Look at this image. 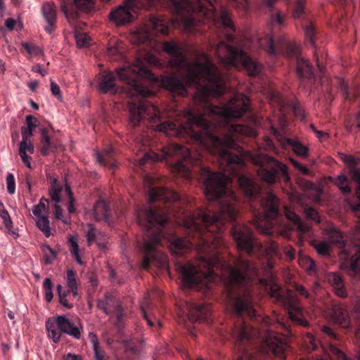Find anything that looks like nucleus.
Segmentation results:
<instances>
[{
	"label": "nucleus",
	"mask_w": 360,
	"mask_h": 360,
	"mask_svg": "<svg viewBox=\"0 0 360 360\" xmlns=\"http://www.w3.org/2000/svg\"><path fill=\"white\" fill-rule=\"evenodd\" d=\"M41 145L40 152L43 155H47L53 148H56L51 141L48 130L46 128L41 129Z\"/></svg>",
	"instance_id": "393cba45"
},
{
	"label": "nucleus",
	"mask_w": 360,
	"mask_h": 360,
	"mask_svg": "<svg viewBox=\"0 0 360 360\" xmlns=\"http://www.w3.org/2000/svg\"><path fill=\"white\" fill-rule=\"evenodd\" d=\"M22 141L19 144V155L22 162L30 169L32 168L30 160L31 157L27 154H33L34 153V144L30 141V138L34 134V131L23 126L21 127Z\"/></svg>",
	"instance_id": "1a4fd4ad"
},
{
	"label": "nucleus",
	"mask_w": 360,
	"mask_h": 360,
	"mask_svg": "<svg viewBox=\"0 0 360 360\" xmlns=\"http://www.w3.org/2000/svg\"><path fill=\"white\" fill-rule=\"evenodd\" d=\"M308 348L311 350H316L318 348V342L313 336L309 337Z\"/></svg>",
	"instance_id": "6e6d98bb"
},
{
	"label": "nucleus",
	"mask_w": 360,
	"mask_h": 360,
	"mask_svg": "<svg viewBox=\"0 0 360 360\" xmlns=\"http://www.w3.org/2000/svg\"><path fill=\"white\" fill-rule=\"evenodd\" d=\"M283 22H284V18L281 15V13H277L274 16H272V23L281 26V25H283Z\"/></svg>",
	"instance_id": "864d4df0"
},
{
	"label": "nucleus",
	"mask_w": 360,
	"mask_h": 360,
	"mask_svg": "<svg viewBox=\"0 0 360 360\" xmlns=\"http://www.w3.org/2000/svg\"><path fill=\"white\" fill-rule=\"evenodd\" d=\"M112 148H109L105 150L102 153L97 154V161L103 166H108L110 168H113L116 166L115 160H113L112 155Z\"/></svg>",
	"instance_id": "a878e982"
},
{
	"label": "nucleus",
	"mask_w": 360,
	"mask_h": 360,
	"mask_svg": "<svg viewBox=\"0 0 360 360\" xmlns=\"http://www.w3.org/2000/svg\"><path fill=\"white\" fill-rule=\"evenodd\" d=\"M15 25V20L13 18H8L6 21V26L8 30H12Z\"/></svg>",
	"instance_id": "680f3d73"
},
{
	"label": "nucleus",
	"mask_w": 360,
	"mask_h": 360,
	"mask_svg": "<svg viewBox=\"0 0 360 360\" xmlns=\"http://www.w3.org/2000/svg\"><path fill=\"white\" fill-rule=\"evenodd\" d=\"M22 47L31 55H37L40 53L39 48L32 44L22 43Z\"/></svg>",
	"instance_id": "49530a36"
},
{
	"label": "nucleus",
	"mask_w": 360,
	"mask_h": 360,
	"mask_svg": "<svg viewBox=\"0 0 360 360\" xmlns=\"http://www.w3.org/2000/svg\"><path fill=\"white\" fill-rule=\"evenodd\" d=\"M37 217V226L45 235L46 237L51 236V229L49 217L46 215Z\"/></svg>",
	"instance_id": "c85d7f7f"
},
{
	"label": "nucleus",
	"mask_w": 360,
	"mask_h": 360,
	"mask_svg": "<svg viewBox=\"0 0 360 360\" xmlns=\"http://www.w3.org/2000/svg\"><path fill=\"white\" fill-rule=\"evenodd\" d=\"M328 180L335 184L345 195L351 193L350 180L344 174L338 176H329Z\"/></svg>",
	"instance_id": "4be33fe9"
},
{
	"label": "nucleus",
	"mask_w": 360,
	"mask_h": 360,
	"mask_svg": "<svg viewBox=\"0 0 360 360\" xmlns=\"http://www.w3.org/2000/svg\"><path fill=\"white\" fill-rule=\"evenodd\" d=\"M190 319L193 321L208 322L211 316V307L205 302H186Z\"/></svg>",
	"instance_id": "9d476101"
},
{
	"label": "nucleus",
	"mask_w": 360,
	"mask_h": 360,
	"mask_svg": "<svg viewBox=\"0 0 360 360\" xmlns=\"http://www.w3.org/2000/svg\"><path fill=\"white\" fill-rule=\"evenodd\" d=\"M22 184L25 185L28 189V192L30 194H32V179L31 176L29 174H26L25 176V179L22 182Z\"/></svg>",
	"instance_id": "603ef678"
},
{
	"label": "nucleus",
	"mask_w": 360,
	"mask_h": 360,
	"mask_svg": "<svg viewBox=\"0 0 360 360\" xmlns=\"http://www.w3.org/2000/svg\"><path fill=\"white\" fill-rule=\"evenodd\" d=\"M91 342L93 345V349L94 352V360H104V352L99 347L98 339L96 335L91 333Z\"/></svg>",
	"instance_id": "2f4dec72"
},
{
	"label": "nucleus",
	"mask_w": 360,
	"mask_h": 360,
	"mask_svg": "<svg viewBox=\"0 0 360 360\" xmlns=\"http://www.w3.org/2000/svg\"><path fill=\"white\" fill-rule=\"evenodd\" d=\"M53 212L56 219L61 220L65 224H70V220L64 217L63 210L58 204H55Z\"/></svg>",
	"instance_id": "37998d69"
},
{
	"label": "nucleus",
	"mask_w": 360,
	"mask_h": 360,
	"mask_svg": "<svg viewBox=\"0 0 360 360\" xmlns=\"http://www.w3.org/2000/svg\"><path fill=\"white\" fill-rule=\"evenodd\" d=\"M326 235L330 243L319 240L311 242V245L317 253L324 257L329 256L331 250L330 243L336 245L341 249L342 259L345 260V265L348 267L349 273L360 277V217L356 226L354 237L351 239L354 245L352 250L349 249L346 236L335 227L328 229Z\"/></svg>",
	"instance_id": "f03ea898"
},
{
	"label": "nucleus",
	"mask_w": 360,
	"mask_h": 360,
	"mask_svg": "<svg viewBox=\"0 0 360 360\" xmlns=\"http://www.w3.org/2000/svg\"><path fill=\"white\" fill-rule=\"evenodd\" d=\"M58 323L62 333L68 334L76 339L80 338V329L65 316H58Z\"/></svg>",
	"instance_id": "f3484780"
},
{
	"label": "nucleus",
	"mask_w": 360,
	"mask_h": 360,
	"mask_svg": "<svg viewBox=\"0 0 360 360\" xmlns=\"http://www.w3.org/2000/svg\"><path fill=\"white\" fill-rule=\"evenodd\" d=\"M112 312L115 313L116 316L115 326L118 329H122L124 325L125 314L124 309L120 304H116Z\"/></svg>",
	"instance_id": "7c9ffc66"
},
{
	"label": "nucleus",
	"mask_w": 360,
	"mask_h": 360,
	"mask_svg": "<svg viewBox=\"0 0 360 360\" xmlns=\"http://www.w3.org/2000/svg\"><path fill=\"white\" fill-rule=\"evenodd\" d=\"M34 70L35 72L40 73L43 76L46 73V72L44 70L41 69L39 66L36 67Z\"/></svg>",
	"instance_id": "338daca9"
},
{
	"label": "nucleus",
	"mask_w": 360,
	"mask_h": 360,
	"mask_svg": "<svg viewBox=\"0 0 360 360\" xmlns=\"http://www.w3.org/2000/svg\"><path fill=\"white\" fill-rule=\"evenodd\" d=\"M57 291L59 297L60 303L65 307L68 309H71L73 307V304H70L67 299L68 295L71 293V291L65 290L61 285H57Z\"/></svg>",
	"instance_id": "c756f323"
},
{
	"label": "nucleus",
	"mask_w": 360,
	"mask_h": 360,
	"mask_svg": "<svg viewBox=\"0 0 360 360\" xmlns=\"http://www.w3.org/2000/svg\"><path fill=\"white\" fill-rule=\"evenodd\" d=\"M171 10L175 15L170 20L161 15H151L149 20L137 28L134 37L138 44L150 41L159 34L166 35L170 25L182 27L186 32H193L195 26V15L217 17L215 4L217 0H169Z\"/></svg>",
	"instance_id": "f257e3e1"
},
{
	"label": "nucleus",
	"mask_w": 360,
	"mask_h": 360,
	"mask_svg": "<svg viewBox=\"0 0 360 360\" xmlns=\"http://www.w3.org/2000/svg\"><path fill=\"white\" fill-rule=\"evenodd\" d=\"M334 315L336 316L338 321L344 323L347 320V311L342 307H335L333 309Z\"/></svg>",
	"instance_id": "ea45409f"
},
{
	"label": "nucleus",
	"mask_w": 360,
	"mask_h": 360,
	"mask_svg": "<svg viewBox=\"0 0 360 360\" xmlns=\"http://www.w3.org/2000/svg\"><path fill=\"white\" fill-rule=\"evenodd\" d=\"M290 161H291L292 164L297 169H299L300 172H302L303 174H309V171L305 166L302 165V164H300V162H298L297 161H296L293 159H290Z\"/></svg>",
	"instance_id": "8fccbe9b"
},
{
	"label": "nucleus",
	"mask_w": 360,
	"mask_h": 360,
	"mask_svg": "<svg viewBox=\"0 0 360 360\" xmlns=\"http://www.w3.org/2000/svg\"><path fill=\"white\" fill-rule=\"evenodd\" d=\"M39 83L37 81H32L28 84V86L30 89L32 91H34L38 87Z\"/></svg>",
	"instance_id": "e2e57ef3"
},
{
	"label": "nucleus",
	"mask_w": 360,
	"mask_h": 360,
	"mask_svg": "<svg viewBox=\"0 0 360 360\" xmlns=\"http://www.w3.org/2000/svg\"><path fill=\"white\" fill-rule=\"evenodd\" d=\"M326 355L330 360H351L348 359L345 354L335 346L330 344L327 347H322Z\"/></svg>",
	"instance_id": "bb28decb"
},
{
	"label": "nucleus",
	"mask_w": 360,
	"mask_h": 360,
	"mask_svg": "<svg viewBox=\"0 0 360 360\" xmlns=\"http://www.w3.org/2000/svg\"><path fill=\"white\" fill-rule=\"evenodd\" d=\"M264 2L270 8L273 6L275 0H264Z\"/></svg>",
	"instance_id": "774afa93"
},
{
	"label": "nucleus",
	"mask_w": 360,
	"mask_h": 360,
	"mask_svg": "<svg viewBox=\"0 0 360 360\" xmlns=\"http://www.w3.org/2000/svg\"><path fill=\"white\" fill-rule=\"evenodd\" d=\"M129 5H121L112 9L109 13V20L116 26H122L133 21L132 8L148 9L154 4L155 0H126Z\"/></svg>",
	"instance_id": "423d86ee"
},
{
	"label": "nucleus",
	"mask_w": 360,
	"mask_h": 360,
	"mask_svg": "<svg viewBox=\"0 0 360 360\" xmlns=\"http://www.w3.org/2000/svg\"><path fill=\"white\" fill-rule=\"evenodd\" d=\"M306 40L309 44L314 47V57L316 58V66L321 74L325 71V61L327 54L318 50L315 46L316 29L312 21H309L303 25Z\"/></svg>",
	"instance_id": "6e6552de"
},
{
	"label": "nucleus",
	"mask_w": 360,
	"mask_h": 360,
	"mask_svg": "<svg viewBox=\"0 0 360 360\" xmlns=\"http://www.w3.org/2000/svg\"><path fill=\"white\" fill-rule=\"evenodd\" d=\"M284 214L286 218L292 222L293 229L298 231L300 234L307 233L310 227L308 224L302 221L300 216L288 207H285Z\"/></svg>",
	"instance_id": "dca6fc26"
},
{
	"label": "nucleus",
	"mask_w": 360,
	"mask_h": 360,
	"mask_svg": "<svg viewBox=\"0 0 360 360\" xmlns=\"http://www.w3.org/2000/svg\"><path fill=\"white\" fill-rule=\"evenodd\" d=\"M42 252L45 257V263L49 264L56 257V252L53 250L49 245H44L42 246Z\"/></svg>",
	"instance_id": "72a5a7b5"
},
{
	"label": "nucleus",
	"mask_w": 360,
	"mask_h": 360,
	"mask_svg": "<svg viewBox=\"0 0 360 360\" xmlns=\"http://www.w3.org/2000/svg\"><path fill=\"white\" fill-rule=\"evenodd\" d=\"M93 214L96 220L108 221L110 219V209L105 201L98 200L94 207Z\"/></svg>",
	"instance_id": "a211bd4d"
},
{
	"label": "nucleus",
	"mask_w": 360,
	"mask_h": 360,
	"mask_svg": "<svg viewBox=\"0 0 360 360\" xmlns=\"http://www.w3.org/2000/svg\"><path fill=\"white\" fill-rule=\"evenodd\" d=\"M77 45L79 47H85L89 45L91 38L86 33H77L75 34Z\"/></svg>",
	"instance_id": "58836bf2"
},
{
	"label": "nucleus",
	"mask_w": 360,
	"mask_h": 360,
	"mask_svg": "<svg viewBox=\"0 0 360 360\" xmlns=\"http://www.w3.org/2000/svg\"><path fill=\"white\" fill-rule=\"evenodd\" d=\"M51 91L53 95L57 96L58 98H61L60 87L56 83L51 82Z\"/></svg>",
	"instance_id": "3c124183"
},
{
	"label": "nucleus",
	"mask_w": 360,
	"mask_h": 360,
	"mask_svg": "<svg viewBox=\"0 0 360 360\" xmlns=\"http://www.w3.org/2000/svg\"><path fill=\"white\" fill-rule=\"evenodd\" d=\"M144 183L146 184V186L148 187V189H167L165 187L155 186H154V179L149 176H145Z\"/></svg>",
	"instance_id": "de8ad7c7"
},
{
	"label": "nucleus",
	"mask_w": 360,
	"mask_h": 360,
	"mask_svg": "<svg viewBox=\"0 0 360 360\" xmlns=\"http://www.w3.org/2000/svg\"><path fill=\"white\" fill-rule=\"evenodd\" d=\"M48 208H49V200L45 198H41L39 204L34 206V207L32 209V212L35 216H39V215H41V214L42 212L47 211Z\"/></svg>",
	"instance_id": "c9c22d12"
},
{
	"label": "nucleus",
	"mask_w": 360,
	"mask_h": 360,
	"mask_svg": "<svg viewBox=\"0 0 360 360\" xmlns=\"http://www.w3.org/2000/svg\"><path fill=\"white\" fill-rule=\"evenodd\" d=\"M295 290L301 295L304 296L306 298L309 297V294L308 291L305 289V288L300 285H297L295 286Z\"/></svg>",
	"instance_id": "5fc2aeb1"
},
{
	"label": "nucleus",
	"mask_w": 360,
	"mask_h": 360,
	"mask_svg": "<svg viewBox=\"0 0 360 360\" xmlns=\"http://www.w3.org/2000/svg\"><path fill=\"white\" fill-rule=\"evenodd\" d=\"M41 12L46 22L44 30L47 33L51 34L56 28L57 12L55 4L53 2L43 4Z\"/></svg>",
	"instance_id": "f8f14e48"
},
{
	"label": "nucleus",
	"mask_w": 360,
	"mask_h": 360,
	"mask_svg": "<svg viewBox=\"0 0 360 360\" xmlns=\"http://www.w3.org/2000/svg\"><path fill=\"white\" fill-rule=\"evenodd\" d=\"M217 18L225 28L229 29L233 32L235 31L234 25L229 11L224 8H221Z\"/></svg>",
	"instance_id": "cd10ccee"
},
{
	"label": "nucleus",
	"mask_w": 360,
	"mask_h": 360,
	"mask_svg": "<svg viewBox=\"0 0 360 360\" xmlns=\"http://www.w3.org/2000/svg\"><path fill=\"white\" fill-rule=\"evenodd\" d=\"M292 15L295 18H302L305 15L304 0H296Z\"/></svg>",
	"instance_id": "473e14b6"
},
{
	"label": "nucleus",
	"mask_w": 360,
	"mask_h": 360,
	"mask_svg": "<svg viewBox=\"0 0 360 360\" xmlns=\"http://www.w3.org/2000/svg\"><path fill=\"white\" fill-rule=\"evenodd\" d=\"M67 287L74 298L78 296L77 275L73 269H68L66 275Z\"/></svg>",
	"instance_id": "b1692460"
},
{
	"label": "nucleus",
	"mask_w": 360,
	"mask_h": 360,
	"mask_svg": "<svg viewBox=\"0 0 360 360\" xmlns=\"http://www.w3.org/2000/svg\"><path fill=\"white\" fill-rule=\"evenodd\" d=\"M283 146H290L293 152L300 158H306L309 156V148L299 141L285 139Z\"/></svg>",
	"instance_id": "412c9836"
},
{
	"label": "nucleus",
	"mask_w": 360,
	"mask_h": 360,
	"mask_svg": "<svg viewBox=\"0 0 360 360\" xmlns=\"http://www.w3.org/2000/svg\"><path fill=\"white\" fill-rule=\"evenodd\" d=\"M49 337L56 343L60 341L62 331L58 323V316L56 320L49 319L46 323Z\"/></svg>",
	"instance_id": "5701e85b"
},
{
	"label": "nucleus",
	"mask_w": 360,
	"mask_h": 360,
	"mask_svg": "<svg viewBox=\"0 0 360 360\" xmlns=\"http://www.w3.org/2000/svg\"><path fill=\"white\" fill-rule=\"evenodd\" d=\"M266 51L271 55L283 54L288 58H294L297 64V75L300 79L312 80L314 72L308 60L300 56V47L298 44L291 42L285 38H281L276 46L272 37L268 39Z\"/></svg>",
	"instance_id": "20e7f679"
},
{
	"label": "nucleus",
	"mask_w": 360,
	"mask_h": 360,
	"mask_svg": "<svg viewBox=\"0 0 360 360\" xmlns=\"http://www.w3.org/2000/svg\"><path fill=\"white\" fill-rule=\"evenodd\" d=\"M343 162L349 167V174L352 179L357 183L356 195L360 200V169L356 168V160L352 155H343ZM354 211L360 212V203L354 207Z\"/></svg>",
	"instance_id": "2eb2a0df"
},
{
	"label": "nucleus",
	"mask_w": 360,
	"mask_h": 360,
	"mask_svg": "<svg viewBox=\"0 0 360 360\" xmlns=\"http://www.w3.org/2000/svg\"><path fill=\"white\" fill-rule=\"evenodd\" d=\"M118 304L110 293L106 292L103 299L98 300L97 307L105 314L109 315L112 312L115 305Z\"/></svg>",
	"instance_id": "6ab92c4d"
},
{
	"label": "nucleus",
	"mask_w": 360,
	"mask_h": 360,
	"mask_svg": "<svg viewBox=\"0 0 360 360\" xmlns=\"http://www.w3.org/2000/svg\"><path fill=\"white\" fill-rule=\"evenodd\" d=\"M292 111L297 117L304 120L305 117L303 109L298 105L294 104L292 105Z\"/></svg>",
	"instance_id": "09e8293b"
},
{
	"label": "nucleus",
	"mask_w": 360,
	"mask_h": 360,
	"mask_svg": "<svg viewBox=\"0 0 360 360\" xmlns=\"http://www.w3.org/2000/svg\"><path fill=\"white\" fill-rule=\"evenodd\" d=\"M108 2L110 0H101ZM94 6V0H60V9L68 20L71 22L79 17L80 11H88Z\"/></svg>",
	"instance_id": "0eeeda50"
},
{
	"label": "nucleus",
	"mask_w": 360,
	"mask_h": 360,
	"mask_svg": "<svg viewBox=\"0 0 360 360\" xmlns=\"http://www.w3.org/2000/svg\"><path fill=\"white\" fill-rule=\"evenodd\" d=\"M70 243L72 246V254H76L79 252V245L75 239H74L72 237L70 238Z\"/></svg>",
	"instance_id": "4d7b16f0"
},
{
	"label": "nucleus",
	"mask_w": 360,
	"mask_h": 360,
	"mask_svg": "<svg viewBox=\"0 0 360 360\" xmlns=\"http://www.w3.org/2000/svg\"><path fill=\"white\" fill-rule=\"evenodd\" d=\"M316 136L319 139H323L324 137H327L328 136L327 133H326L324 131H316Z\"/></svg>",
	"instance_id": "0e129e2a"
},
{
	"label": "nucleus",
	"mask_w": 360,
	"mask_h": 360,
	"mask_svg": "<svg viewBox=\"0 0 360 360\" xmlns=\"http://www.w3.org/2000/svg\"><path fill=\"white\" fill-rule=\"evenodd\" d=\"M6 187L8 193L13 194L15 191V182L13 174L8 173L6 176Z\"/></svg>",
	"instance_id": "79ce46f5"
},
{
	"label": "nucleus",
	"mask_w": 360,
	"mask_h": 360,
	"mask_svg": "<svg viewBox=\"0 0 360 360\" xmlns=\"http://www.w3.org/2000/svg\"><path fill=\"white\" fill-rule=\"evenodd\" d=\"M255 164L258 166V176L269 184L282 181L288 184L290 181L288 167L273 157L262 155L255 160Z\"/></svg>",
	"instance_id": "39448f33"
},
{
	"label": "nucleus",
	"mask_w": 360,
	"mask_h": 360,
	"mask_svg": "<svg viewBox=\"0 0 360 360\" xmlns=\"http://www.w3.org/2000/svg\"><path fill=\"white\" fill-rule=\"evenodd\" d=\"M328 281L333 287L337 295L342 297H347V291L344 287L343 280L340 275L336 273H330L328 275Z\"/></svg>",
	"instance_id": "aec40b11"
},
{
	"label": "nucleus",
	"mask_w": 360,
	"mask_h": 360,
	"mask_svg": "<svg viewBox=\"0 0 360 360\" xmlns=\"http://www.w3.org/2000/svg\"><path fill=\"white\" fill-rule=\"evenodd\" d=\"M25 122H26V125H27L25 127L28 129L33 130V131L39 124V120L32 115H28L25 117Z\"/></svg>",
	"instance_id": "a19ab883"
},
{
	"label": "nucleus",
	"mask_w": 360,
	"mask_h": 360,
	"mask_svg": "<svg viewBox=\"0 0 360 360\" xmlns=\"http://www.w3.org/2000/svg\"><path fill=\"white\" fill-rule=\"evenodd\" d=\"M303 212L308 219L313 220L316 223L321 222L319 213L314 208L306 206L304 207Z\"/></svg>",
	"instance_id": "e433bc0d"
},
{
	"label": "nucleus",
	"mask_w": 360,
	"mask_h": 360,
	"mask_svg": "<svg viewBox=\"0 0 360 360\" xmlns=\"http://www.w3.org/2000/svg\"><path fill=\"white\" fill-rule=\"evenodd\" d=\"M44 290V297L47 302H50L53 297V294L52 292L53 289V283L51 282V278H46L44 284H43Z\"/></svg>",
	"instance_id": "f704fd0d"
},
{
	"label": "nucleus",
	"mask_w": 360,
	"mask_h": 360,
	"mask_svg": "<svg viewBox=\"0 0 360 360\" xmlns=\"http://www.w3.org/2000/svg\"><path fill=\"white\" fill-rule=\"evenodd\" d=\"M295 250L292 247L288 248L285 250V254L290 259H293L295 257Z\"/></svg>",
	"instance_id": "052dcab7"
},
{
	"label": "nucleus",
	"mask_w": 360,
	"mask_h": 360,
	"mask_svg": "<svg viewBox=\"0 0 360 360\" xmlns=\"http://www.w3.org/2000/svg\"><path fill=\"white\" fill-rule=\"evenodd\" d=\"M98 91L101 94L110 92L115 94L117 91L116 86V75L111 71H105L99 75Z\"/></svg>",
	"instance_id": "4468645a"
},
{
	"label": "nucleus",
	"mask_w": 360,
	"mask_h": 360,
	"mask_svg": "<svg viewBox=\"0 0 360 360\" xmlns=\"http://www.w3.org/2000/svg\"><path fill=\"white\" fill-rule=\"evenodd\" d=\"M214 53L219 62L225 67L243 68L250 77L257 76L262 72V66L253 60L246 52L225 41H221L216 46Z\"/></svg>",
	"instance_id": "7ed1b4c3"
},
{
	"label": "nucleus",
	"mask_w": 360,
	"mask_h": 360,
	"mask_svg": "<svg viewBox=\"0 0 360 360\" xmlns=\"http://www.w3.org/2000/svg\"><path fill=\"white\" fill-rule=\"evenodd\" d=\"M84 231L89 245L96 243L99 248L104 249L105 248L106 236L104 233L97 229L94 225L87 224L84 227Z\"/></svg>",
	"instance_id": "ddd939ff"
},
{
	"label": "nucleus",
	"mask_w": 360,
	"mask_h": 360,
	"mask_svg": "<svg viewBox=\"0 0 360 360\" xmlns=\"http://www.w3.org/2000/svg\"><path fill=\"white\" fill-rule=\"evenodd\" d=\"M307 264H308V266L307 268V271L309 272H313V271H315L316 270V263L315 262L310 259V258H308L307 259Z\"/></svg>",
	"instance_id": "13d9d810"
},
{
	"label": "nucleus",
	"mask_w": 360,
	"mask_h": 360,
	"mask_svg": "<svg viewBox=\"0 0 360 360\" xmlns=\"http://www.w3.org/2000/svg\"><path fill=\"white\" fill-rule=\"evenodd\" d=\"M323 332L327 335H328L329 336H330L331 338H336V335L335 333L333 331V330L328 327V326H324L323 327Z\"/></svg>",
	"instance_id": "bf43d9fd"
},
{
	"label": "nucleus",
	"mask_w": 360,
	"mask_h": 360,
	"mask_svg": "<svg viewBox=\"0 0 360 360\" xmlns=\"http://www.w3.org/2000/svg\"><path fill=\"white\" fill-rule=\"evenodd\" d=\"M65 190L68 192V195H69V203L68 205V210L69 214H73L75 212V205H74L75 199V198L73 196V193L71 191V189L69 186H67Z\"/></svg>",
	"instance_id": "a18cd8bd"
},
{
	"label": "nucleus",
	"mask_w": 360,
	"mask_h": 360,
	"mask_svg": "<svg viewBox=\"0 0 360 360\" xmlns=\"http://www.w3.org/2000/svg\"><path fill=\"white\" fill-rule=\"evenodd\" d=\"M65 360H82L81 358L77 356H75V355H72V354H68L66 357V359Z\"/></svg>",
	"instance_id": "69168bd1"
},
{
	"label": "nucleus",
	"mask_w": 360,
	"mask_h": 360,
	"mask_svg": "<svg viewBox=\"0 0 360 360\" xmlns=\"http://www.w3.org/2000/svg\"><path fill=\"white\" fill-rule=\"evenodd\" d=\"M107 53L112 60H117L120 57L121 51L117 46H110L107 49Z\"/></svg>",
	"instance_id": "c03bdc74"
},
{
	"label": "nucleus",
	"mask_w": 360,
	"mask_h": 360,
	"mask_svg": "<svg viewBox=\"0 0 360 360\" xmlns=\"http://www.w3.org/2000/svg\"><path fill=\"white\" fill-rule=\"evenodd\" d=\"M141 314L146 321L148 326L160 328L162 323L155 314V309L152 302L150 300L149 295L146 294L140 302Z\"/></svg>",
	"instance_id": "9b49d317"
},
{
	"label": "nucleus",
	"mask_w": 360,
	"mask_h": 360,
	"mask_svg": "<svg viewBox=\"0 0 360 360\" xmlns=\"http://www.w3.org/2000/svg\"><path fill=\"white\" fill-rule=\"evenodd\" d=\"M61 187L57 184L54 183L49 191V195L51 200L55 202L56 204H58L60 202V192Z\"/></svg>",
	"instance_id": "4c0bfd02"
}]
</instances>
